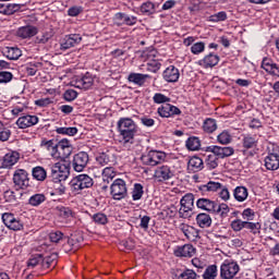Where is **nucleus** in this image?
I'll list each match as a JSON object with an SVG mask.
<instances>
[{
    "label": "nucleus",
    "mask_w": 279,
    "mask_h": 279,
    "mask_svg": "<svg viewBox=\"0 0 279 279\" xmlns=\"http://www.w3.org/2000/svg\"><path fill=\"white\" fill-rule=\"evenodd\" d=\"M203 130L207 134H213L217 131V120L213 118H207L203 123Z\"/></svg>",
    "instance_id": "obj_37"
},
{
    "label": "nucleus",
    "mask_w": 279,
    "mask_h": 279,
    "mask_svg": "<svg viewBox=\"0 0 279 279\" xmlns=\"http://www.w3.org/2000/svg\"><path fill=\"white\" fill-rule=\"evenodd\" d=\"M180 204H183L185 206H190L191 208L195 207V195L187 193L185 194L181 201Z\"/></svg>",
    "instance_id": "obj_50"
},
{
    "label": "nucleus",
    "mask_w": 279,
    "mask_h": 279,
    "mask_svg": "<svg viewBox=\"0 0 279 279\" xmlns=\"http://www.w3.org/2000/svg\"><path fill=\"white\" fill-rule=\"evenodd\" d=\"M217 142L220 145H230L232 143V134H230V131L225 130L217 135Z\"/></svg>",
    "instance_id": "obj_40"
},
{
    "label": "nucleus",
    "mask_w": 279,
    "mask_h": 279,
    "mask_svg": "<svg viewBox=\"0 0 279 279\" xmlns=\"http://www.w3.org/2000/svg\"><path fill=\"white\" fill-rule=\"evenodd\" d=\"M131 195H132L133 202H138L140 199H142L143 195H145V190L143 187V184L135 183L133 185V190L131 192Z\"/></svg>",
    "instance_id": "obj_36"
},
{
    "label": "nucleus",
    "mask_w": 279,
    "mask_h": 279,
    "mask_svg": "<svg viewBox=\"0 0 279 279\" xmlns=\"http://www.w3.org/2000/svg\"><path fill=\"white\" fill-rule=\"evenodd\" d=\"M206 151H209L210 155L207 156L205 162L206 167L210 170L217 169L219 167V158H228L234 154V148L230 146H208Z\"/></svg>",
    "instance_id": "obj_1"
},
{
    "label": "nucleus",
    "mask_w": 279,
    "mask_h": 279,
    "mask_svg": "<svg viewBox=\"0 0 279 279\" xmlns=\"http://www.w3.org/2000/svg\"><path fill=\"white\" fill-rule=\"evenodd\" d=\"M128 80L132 84H136V86H144L147 80H151V76L149 74L131 73Z\"/></svg>",
    "instance_id": "obj_26"
},
{
    "label": "nucleus",
    "mask_w": 279,
    "mask_h": 279,
    "mask_svg": "<svg viewBox=\"0 0 279 279\" xmlns=\"http://www.w3.org/2000/svg\"><path fill=\"white\" fill-rule=\"evenodd\" d=\"M239 271H241L239 263L232 259H226L220 265V279H234L239 276Z\"/></svg>",
    "instance_id": "obj_4"
},
{
    "label": "nucleus",
    "mask_w": 279,
    "mask_h": 279,
    "mask_svg": "<svg viewBox=\"0 0 279 279\" xmlns=\"http://www.w3.org/2000/svg\"><path fill=\"white\" fill-rule=\"evenodd\" d=\"M242 147H244V149H254L258 147V136L252 134L243 135Z\"/></svg>",
    "instance_id": "obj_27"
},
{
    "label": "nucleus",
    "mask_w": 279,
    "mask_h": 279,
    "mask_svg": "<svg viewBox=\"0 0 279 279\" xmlns=\"http://www.w3.org/2000/svg\"><path fill=\"white\" fill-rule=\"evenodd\" d=\"M114 179V168L107 167L102 170V180L104 182H110V180Z\"/></svg>",
    "instance_id": "obj_52"
},
{
    "label": "nucleus",
    "mask_w": 279,
    "mask_h": 279,
    "mask_svg": "<svg viewBox=\"0 0 279 279\" xmlns=\"http://www.w3.org/2000/svg\"><path fill=\"white\" fill-rule=\"evenodd\" d=\"M88 153L86 151H80L78 154L74 155L73 161H72V167L74 171H77L78 173L84 171L88 165Z\"/></svg>",
    "instance_id": "obj_13"
},
{
    "label": "nucleus",
    "mask_w": 279,
    "mask_h": 279,
    "mask_svg": "<svg viewBox=\"0 0 279 279\" xmlns=\"http://www.w3.org/2000/svg\"><path fill=\"white\" fill-rule=\"evenodd\" d=\"M219 56L210 52L198 61V65L203 66V69H213V66H217V64H219Z\"/></svg>",
    "instance_id": "obj_20"
},
{
    "label": "nucleus",
    "mask_w": 279,
    "mask_h": 279,
    "mask_svg": "<svg viewBox=\"0 0 279 279\" xmlns=\"http://www.w3.org/2000/svg\"><path fill=\"white\" fill-rule=\"evenodd\" d=\"M21 10V4L16 3H7L0 4V14H4L5 16H10Z\"/></svg>",
    "instance_id": "obj_32"
},
{
    "label": "nucleus",
    "mask_w": 279,
    "mask_h": 279,
    "mask_svg": "<svg viewBox=\"0 0 279 279\" xmlns=\"http://www.w3.org/2000/svg\"><path fill=\"white\" fill-rule=\"evenodd\" d=\"M159 117H162L163 119H171L173 117H178L182 114V110L180 108L166 102L165 105H161L157 110Z\"/></svg>",
    "instance_id": "obj_11"
},
{
    "label": "nucleus",
    "mask_w": 279,
    "mask_h": 279,
    "mask_svg": "<svg viewBox=\"0 0 279 279\" xmlns=\"http://www.w3.org/2000/svg\"><path fill=\"white\" fill-rule=\"evenodd\" d=\"M233 197L235 202L243 204V202H246V199L250 197V190H247V187L244 185H238L233 190Z\"/></svg>",
    "instance_id": "obj_22"
},
{
    "label": "nucleus",
    "mask_w": 279,
    "mask_h": 279,
    "mask_svg": "<svg viewBox=\"0 0 279 279\" xmlns=\"http://www.w3.org/2000/svg\"><path fill=\"white\" fill-rule=\"evenodd\" d=\"M228 19V13H226V11H220L214 15H210L208 17V21L210 23H221L222 21H227Z\"/></svg>",
    "instance_id": "obj_46"
},
{
    "label": "nucleus",
    "mask_w": 279,
    "mask_h": 279,
    "mask_svg": "<svg viewBox=\"0 0 279 279\" xmlns=\"http://www.w3.org/2000/svg\"><path fill=\"white\" fill-rule=\"evenodd\" d=\"M93 184H95V181L88 174H78L71 181L72 191L75 193L84 191V189H90Z\"/></svg>",
    "instance_id": "obj_6"
},
{
    "label": "nucleus",
    "mask_w": 279,
    "mask_h": 279,
    "mask_svg": "<svg viewBox=\"0 0 279 279\" xmlns=\"http://www.w3.org/2000/svg\"><path fill=\"white\" fill-rule=\"evenodd\" d=\"M118 132L124 144L134 143V136L138 134V125L131 118H120L118 123Z\"/></svg>",
    "instance_id": "obj_2"
},
{
    "label": "nucleus",
    "mask_w": 279,
    "mask_h": 279,
    "mask_svg": "<svg viewBox=\"0 0 279 279\" xmlns=\"http://www.w3.org/2000/svg\"><path fill=\"white\" fill-rule=\"evenodd\" d=\"M161 66L162 64L158 60H151L147 63V71H150V73H158Z\"/></svg>",
    "instance_id": "obj_56"
},
{
    "label": "nucleus",
    "mask_w": 279,
    "mask_h": 279,
    "mask_svg": "<svg viewBox=\"0 0 279 279\" xmlns=\"http://www.w3.org/2000/svg\"><path fill=\"white\" fill-rule=\"evenodd\" d=\"M63 99L65 101H75L77 99V92L75 89H68L63 93Z\"/></svg>",
    "instance_id": "obj_61"
},
{
    "label": "nucleus",
    "mask_w": 279,
    "mask_h": 279,
    "mask_svg": "<svg viewBox=\"0 0 279 279\" xmlns=\"http://www.w3.org/2000/svg\"><path fill=\"white\" fill-rule=\"evenodd\" d=\"M110 191L112 198L118 202L128 197V184L123 179H116L110 185Z\"/></svg>",
    "instance_id": "obj_5"
},
{
    "label": "nucleus",
    "mask_w": 279,
    "mask_h": 279,
    "mask_svg": "<svg viewBox=\"0 0 279 279\" xmlns=\"http://www.w3.org/2000/svg\"><path fill=\"white\" fill-rule=\"evenodd\" d=\"M73 154V147H59V158L60 160H66L69 156Z\"/></svg>",
    "instance_id": "obj_58"
},
{
    "label": "nucleus",
    "mask_w": 279,
    "mask_h": 279,
    "mask_svg": "<svg viewBox=\"0 0 279 279\" xmlns=\"http://www.w3.org/2000/svg\"><path fill=\"white\" fill-rule=\"evenodd\" d=\"M220 189H223V183H219L218 181H209L199 186V191L203 193H217Z\"/></svg>",
    "instance_id": "obj_28"
},
{
    "label": "nucleus",
    "mask_w": 279,
    "mask_h": 279,
    "mask_svg": "<svg viewBox=\"0 0 279 279\" xmlns=\"http://www.w3.org/2000/svg\"><path fill=\"white\" fill-rule=\"evenodd\" d=\"M165 158H167V154L160 150H149L147 154L142 155L141 160L143 165L156 167V165H160Z\"/></svg>",
    "instance_id": "obj_7"
},
{
    "label": "nucleus",
    "mask_w": 279,
    "mask_h": 279,
    "mask_svg": "<svg viewBox=\"0 0 279 279\" xmlns=\"http://www.w3.org/2000/svg\"><path fill=\"white\" fill-rule=\"evenodd\" d=\"M93 221H95L98 226H106V223H108V216H106V214H95L93 216Z\"/></svg>",
    "instance_id": "obj_53"
},
{
    "label": "nucleus",
    "mask_w": 279,
    "mask_h": 279,
    "mask_svg": "<svg viewBox=\"0 0 279 279\" xmlns=\"http://www.w3.org/2000/svg\"><path fill=\"white\" fill-rule=\"evenodd\" d=\"M187 169L189 171H193L194 173H197V171H202V169H204V160H202V158L197 156L190 158L187 162Z\"/></svg>",
    "instance_id": "obj_29"
},
{
    "label": "nucleus",
    "mask_w": 279,
    "mask_h": 279,
    "mask_svg": "<svg viewBox=\"0 0 279 279\" xmlns=\"http://www.w3.org/2000/svg\"><path fill=\"white\" fill-rule=\"evenodd\" d=\"M213 215H218L220 219H226L228 218V215H230V206H228L226 203H216L215 211Z\"/></svg>",
    "instance_id": "obj_33"
},
{
    "label": "nucleus",
    "mask_w": 279,
    "mask_h": 279,
    "mask_svg": "<svg viewBox=\"0 0 279 279\" xmlns=\"http://www.w3.org/2000/svg\"><path fill=\"white\" fill-rule=\"evenodd\" d=\"M45 202H47V196H45V194H34L28 199L29 206L34 207H38L40 204H45Z\"/></svg>",
    "instance_id": "obj_41"
},
{
    "label": "nucleus",
    "mask_w": 279,
    "mask_h": 279,
    "mask_svg": "<svg viewBox=\"0 0 279 279\" xmlns=\"http://www.w3.org/2000/svg\"><path fill=\"white\" fill-rule=\"evenodd\" d=\"M66 193V186L62 182L54 183V190L51 195H64Z\"/></svg>",
    "instance_id": "obj_63"
},
{
    "label": "nucleus",
    "mask_w": 279,
    "mask_h": 279,
    "mask_svg": "<svg viewBox=\"0 0 279 279\" xmlns=\"http://www.w3.org/2000/svg\"><path fill=\"white\" fill-rule=\"evenodd\" d=\"M162 77L168 83H175L180 80V70L175 65H169L162 73Z\"/></svg>",
    "instance_id": "obj_21"
},
{
    "label": "nucleus",
    "mask_w": 279,
    "mask_h": 279,
    "mask_svg": "<svg viewBox=\"0 0 279 279\" xmlns=\"http://www.w3.org/2000/svg\"><path fill=\"white\" fill-rule=\"evenodd\" d=\"M49 239L51 243H60V241H64V233L61 231H52L49 234Z\"/></svg>",
    "instance_id": "obj_55"
},
{
    "label": "nucleus",
    "mask_w": 279,
    "mask_h": 279,
    "mask_svg": "<svg viewBox=\"0 0 279 279\" xmlns=\"http://www.w3.org/2000/svg\"><path fill=\"white\" fill-rule=\"evenodd\" d=\"M217 276H219L217 265H209L203 274V279H217Z\"/></svg>",
    "instance_id": "obj_39"
},
{
    "label": "nucleus",
    "mask_w": 279,
    "mask_h": 279,
    "mask_svg": "<svg viewBox=\"0 0 279 279\" xmlns=\"http://www.w3.org/2000/svg\"><path fill=\"white\" fill-rule=\"evenodd\" d=\"M140 12H142L144 16H151V14H156V4L151 1L143 2L140 7Z\"/></svg>",
    "instance_id": "obj_34"
},
{
    "label": "nucleus",
    "mask_w": 279,
    "mask_h": 279,
    "mask_svg": "<svg viewBox=\"0 0 279 279\" xmlns=\"http://www.w3.org/2000/svg\"><path fill=\"white\" fill-rule=\"evenodd\" d=\"M174 172L169 166H159L156 168L154 178L157 182H169L173 179Z\"/></svg>",
    "instance_id": "obj_12"
},
{
    "label": "nucleus",
    "mask_w": 279,
    "mask_h": 279,
    "mask_svg": "<svg viewBox=\"0 0 279 279\" xmlns=\"http://www.w3.org/2000/svg\"><path fill=\"white\" fill-rule=\"evenodd\" d=\"M13 77H14V74H12V72L0 71V84H10Z\"/></svg>",
    "instance_id": "obj_54"
},
{
    "label": "nucleus",
    "mask_w": 279,
    "mask_h": 279,
    "mask_svg": "<svg viewBox=\"0 0 279 279\" xmlns=\"http://www.w3.org/2000/svg\"><path fill=\"white\" fill-rule=\"evenodd\" d=\"M69 175H71V167L69 163L59 161L51 166V178L54 183L65 182Z\"/></svg>",
    "instance_id": "obj_3"
},
{
    "label": "nucleus",
    "mask_w": 279,
    "mask_h": 279,
    "mask_svg": "<svg viewBox=\"0 0 279 279\" xmlns=\"http://www.w3.org/2000/svg\"><path fill=\"white\" fill-rule=\"evenodd\" d=\"M179 232H181L185 239L195 243V241H199V231L197 228L189 225V223H180L178 227Z\"/></svg>",
    "instance_id": "obj_10"
},
{
    "label": "nucleus",
    "mask_w": 279,
    "mask_h": 279,
    "mask_svg": "<svg viewBox=\"0 0 279 279\" xmlns=\"http://www.w3.org/2000/svg\"><path fill=\"white\" fill-rule=\"evenodd\" d=\"M2 53L8 60H19V58L23 56V51H21L19 47H7L3 49Z\"/></svg>",
    "instance_id": "obj_30"
},
{
    "label": "nucleus",
    "mask_w": 279,
    "mask_h": 279,
    "mask_svg": "<svg viewBox=\"0 0 279 279\" xmlns=\"http://www.w3.org/2000/svg\"><path fill=\"white\" fill-rule=\"evenodd\" d=\"M206 50V44L204 41H197L191 47V52L194 56H199V53H204Z\"/></svg>",
    "instance_id": "obj_48"
},
{
    "label": "nucleus",
    "mask_w": 279,
    "mask_h": 279,
    "mask_svg": "<svg viewBox=\"0 0 279 279\" xmlns=\"http://www.w3.org/2000/svg\"><path fill=\"white\" fill-rule=\"evenodd\" d=\"M57 134H62L63 136H75L77 134V128L75 126H62L56 129Z\"/></svg>",
    "instance_id": "obj_43"
},
{
    "label": "nucleus",
    "mask_w": 279,
    "mask_h": 279,
    "mask_svg": "<svg viewBox=\"0 0 279 279\" xmlns=\"http://www.w3.org/2000/svg\"><path fill=\"white\" fill-rule=\"evenodd\" d=\"M32 175L34 180H37V182H45L47 180V170L40 166H37L32 169Z\"/></svg>",
    "instance_id": "obj_35"
},
{
    "label": "nucleus",
    "mask_w": 279,
    "mask_h": 279,
    "mask_svg": "<svg viewBox=\"0 0 279 279\" xmlns=\"http://www.w3.org/2000/svg\"><path fill=\"white\" fill-rule=\"evenodd\" d=\"M29 174L25 169H17L13 174V182L17 189H27L29 186Z\"/></svg>",
    "instance_id": "obj_15"
},
{
    "label": "nucleus",
    "mask_w": 279,
    "mask_h": 279,
    "mask_svg": "<svg viewBox=\"0 0 279 279\" xmlns=\"http://www.w3.org/2000/svg\"><path fill=\"white\" fill-rule=\"evenodd\" d=\"M245 226V220L234 219L233 221H231V230H233V232H241V230H243Z\"/></svg>",
    "instance_id": "obj_51"
},
{
    "label": "nucleus",
    "mask_w": 279,
    "mask_h": 279,
    "mask_svg": "<svg viewBox=\"0 0 279 279\" xmlns=\"http://www.w3.org/2000/svg\"><path fill=\"white\" fill-rule=\"evenodd\" d=\"M219 197L222 199V202H229L230 191L228 190V186L222 184V187H220Z\"/></svg>",
    "instance_id": "obj_64"
},
{
    "label": "nucleus",
    "mask_w": 279,
    "mask_h": 279,
    "mask_svg": "<svg viewBox=\"0 0 279 279\" xmlns=\"http://www.w3.org/2000/svg\"><path fill=\"white\" fill-rule=\"evenodd\" d=\"M38 34V27L34 25H26V26H21L16 31V36L17 38H22L23 40L27 38H34Z\"/></svg>",
    "instance_id": "obj_19"
},
{
    "label": "nucleus",
    "mask_w": 279,
    "mask_h": 279,
    "mask_svg": "<svg viewBox=\"0 0 279 279\" xmlns=\"http://www.w3.org/2000/svg\"><path fill=\"white\" fill-rule=\"evenodd\" d=\"M262 225L260 222L246 221L245 229L250 230L252 234H259Z\"/></svg>",
    "instance_id": "obj_49"
},
{
    "label": "nucleus",
    "mask_w": 279,
    "mask_h": 279,
    "mask_svg": "<svg viewBox=\"0 0 279 279\" xmlns=\"http://www.w3.org/2000/svg\"><path fill=\"white\" fill-rule=\"evenodd\" d=\"M81 43H82V35L70 34L63 37V39L60 43V47L62 51H66V49L76 47V45H80Z\"/></svg>",
    "instance_id": "obj_16"
},
{
    "label": "nucleus",
    "mask_w": 279,
    "mask_h": 279,
    "mask_svg": "<svg viewBox=\"0 0 279 279\" xmlns=\"http://www.w3.org/2000/svg\"><path fill=\"white\" fill-rule=\"evenodd\" d=\"M57 260L58 253H51L50 255H46L45 257H43L41 267H44V269H49L51 265H56Z\"/></svg>",
    "instance_id": "obj_38"
},
{
    "label": "nucleus",
    "mask_w": 279,
    "mask_h": 279,
    "mask_svg": "<svg viewBox=\"0 0 279 279\" xmlns=\"http://www.w3.org/2000/svg\"><path fill=\"white\" fill-rule=\"evenodd\" d=\"M153 100L155 104H169V101H171V98L165 96V94L156 93L153 97Z\"/></svg>",
    "instance_id": "obj_59"
},
{
    "label": "nucleus",
    "mask_w": 279,
    "mask_h": 279,
    "mask_svg": "<svg viewBox=\"0 0 279 279\" xmlns=\"http://www.w3.org/2000/svg\"><path fill=\"white\" fill-rule=\"evenodd\" d=\"M260 68L268 73V75H272L275 77H279V65L274 62V60L265 57L262 60Z\"/></svg>",
    "instance_id": "obj_18"
},
{
    "label": "nucleus",
    "mask_w": 279,
    "mask_h": 279,
    "mask_svg": "<svg viewBox=\"0 0 279 279\" xmlns=\"http://www.w3.org/2000/svg\"><path fill=\"white\" fill-rule=\"evenodd\" d=\"M95 80L90 75V73H86L84 76L76 80V88H81V90H88L93 87Z\"/></svg>",
    "instance_id": "obj_24"
},
{
    "label": "nucleus",
    "mask_w": 279,
    "mask_h": 279,
    "mask_svg": "<svg viewBox=\"0 0 279 279\" xmlns=\"http://www.w3.org/2000/svg\"><path fill=\"white\" fill-rule=\"evenodd\" d=\"M38 265H43V254H37L27 262L28 269H34V267H38Z\"/></svg>",
    "instance_id": "obj_47"
},
{
    "label": "nucleus",
    "mask_w": 279,
    "mask_h": 279,
    "mask_svg": "<svg viewBox=\"0 0 279 279\" xmlns=\"http://www.w3.org/2000/svg\"><path fill=\"white\" fill-rule=\"evenodd\" d=\"M125 14L123 12H118L114 14L113 21H114V25H117L118 27H121V25H125Z\"/></svg>",
    "instance_id": "obj_62"
},
{
    "label": "nucleus",
    "mask_w": 279,
    "mask_h": 279,
    "mask_svg": "<svg viewBox=\"0 0 279 279\" xmlns=\"http://www.w3.org/2000/svg\"><path fill=\"white\" fill-rule=\"evenodd\" d=\"M57 210L61 219H71L73 217V210L70 207L60 206L57 207Z\"/></svg>",
    "instance_id": "obj_45"
},
{
    "label": "nucleus",
    "mask_w": 279,
    "mask_h": 279,
    "mask_svg": "<svg viewBox=\"0 0 279 279\" xmlns=\"http://www.w3.org/2000/svg\"><path fill=\"white\" fill-rule=\"evenodd\" d=\"M179 279H197V272L193 269H185L179 275Z\"/></svg>",
    "instance_id": "obj_57"
},
{
    "label": "nucleus",
    "mask_w": 279,
    "mask_h": 279,
    "mask_svg": "<svg viewBox=\"0 0 279 279\" xmlns=\"http://www.w3.org/2000/svg\"><path fill=\"white\" fill-rule=\"evenodd\" d=\"M2 223L9 229L13 230V232H17L19 230H23V222L12 213L2 214Z\"/></svg>",
    "instance_id": "obj_8"
},
{
    "label": "nucleus",
    "mask_w": 279,
    "mask_h": 279,
    "mask_svg": "<svg viewBox=\"0 0 279 279\" xmlns=\"http://www.w3.org/2000/svg\"><path fill=\"white\" fill-rule=\"evenodd\" d=\"M265 167L268 171H278L279 170V147L276 146L272 150L268 151V155L265 157Z\"/></svg>",
    "instance_id": "obj_9"
},
{
    "label": "nucleus",
    "mask_w": 279,
    "mask_h": 279,
    "mask_svg": "<svg viewBox=\"0 0 279 279\" xmlns=\"http://www.w3.org/2000/svg\"><path fill=\"white\" fill-rule=\"evenodd\" d=\"M254 217H256V211L252 208H245L242 211V219H245L246 221H254Z\"/></svg>",
    "instance_id": "obj_60"
},
{
    "label": "nucleus",
    "mask_w": 279,
    "mask_h": 279,
    "mask_svg": "<svg viewBox=\"0 0 279 279\" xmlns=\"http://www.w3.org/2000/svg\"><path fill=\"white\" fill-rule=\"evenodd\" d=\"M197 208L201 210H206L207 213H215V208L217 206V202L210 201V198H198L196 202Z\"/></svg>",
    "instance_id": "obj_23"
},
{
    "label": "nucleus",
    "mask_w": 279,
    "mask_h": 279,
    "mask_svg": "<svg viewBox=\"0 0 279 279\" xmlns=\"http://www.w3.org/2000/svg\"><path fill=\"white\" fill-rule=\"evenodd\" d=\"M16 125L20 130H27V128H34L38 123V117L32 114H24L16 120Z\"/></svg>",
    "instance_id": "obj_17"
},
{
    "label": "nucleus",
    "mask_w": 279,
    "mask_h": 279,
    "mask_svg": "<svg viewBox=\"0 0 279 279\" xmlns=\"http://www.w3.org/2000/svg\"><path fill=\"white\" fill-rule=\"evenodd\" d=\"M197 250L195 246H193V244L179 245L173 250V254L177 256V258H193Z\"/></svg>",
    "instance_id": "obj_14"
},
{
    "label": "nucleus",
    "mask_w": 279,
    "mask_h": 279,
    "mask_svg": "<svg viewBox=\"0 0 279 279\" xmlns=\"http://www.w3.org/2000/svg\"><path fill=\"white\" fill-rule=\"evenodd\" d=\"M185 145L190 151H197L199 147H202V142L199 141L198 137L193 136L187 138Z\"/></svg>",
    "instance_id": "obj_42"
},
{
    "label": "nucleus",
    "mask_w": 279,
    "mask_h": 279,
    "mask_svg": "<svg viewBox=\"0 0 279 279\" xmlns=\"http://www.w3.org/2000/svg\"><path fill=\"white\" fill-rule=\"evenodd\" d=\"M20 155L16 151H9L4 155L2 167L4 169H10V167H14L19 162Z\"/></svg>",
    "instance_id": "obj_25"
},
{
    "label": "nucleus",
    "mask_w": 279,
    "mask_h": 279,
    "mask_svg": "<svg viewBox=\"0 0 279 279\" xmlns=\"http://www.w3.org/2000/svg\"><path fill=\"white\" fill-rule=\"evenodd\" d=\"M192 215H193V207L181 204V207L179 209V217H181L182 219H190Z\"/></svg>",
    "instance_id": "obj_44"
},
{
    "label": "nucleus",
    "mask_w": 279,
    "mask_h": 279,
    "mask_svg": "<svg viewBox=\"0 0 279 279\" xmlns=\"http://www.w3.org/2000/svg\"><path fill=\"white\" fill-rule=\"evenodd\" d=\"M196 223L198 228H210L213 226V218L206 213H201L196 216Z\"/></svg>",
    "instance_id": "obj_31"
}]
</instances>
